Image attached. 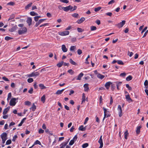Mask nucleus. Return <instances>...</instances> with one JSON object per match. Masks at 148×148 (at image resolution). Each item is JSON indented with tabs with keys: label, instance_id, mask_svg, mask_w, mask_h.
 Listing matches in <instances>:
<instances>
[{
	"label": "nucleus",
	"instance_id": "nucleus-1",
	"mask_svg": "<svg viewBox=\"0 0 148 148\" xmlns=\"http://www.w3.org/2000/svg\"><path fill=\"white\" fill-rule=\"evenodd\" d=\"M40 75V73L38 72H33L31 73L28 75V77H35L38 76Z\"/></svg>",
	"mask_w": 148,
	"mask_h": 148
},
{
	"label": "nucleus",
	"instance_id": "nucleus-2",
	"mask_svg": "<svg viewBox=\"0 0 148 148\" xmlns=\"http://www.w3.org/2000/svg\"><path fill=\"white\" fill-rule=\"evenodd\" d=\"M27 29L25 27H24L22 28V30H19L18 31V34L19 35H22L24 34L27 32Z\"/></svg>",
	"mask_w": 148,
	"mask_h": 148
},
{
	"label": "nucleus",
	"instance_id": "nucleus-3",
	"mask_svg": "<svg viewBox=\"0 0 148 148\" xmlns=\"http://www.w3.org/2000/svg\"><path fill=\"white\" fill-rule=\"evenodd\" d=\"M73 9V7L71 5H69L66 7H62V9L65 12H68L69 10L71 11V10Z\"/></svg>",
	"mask_w": 148,
	"mask_h": 148
},
{
	"label": "nucleus",
	"instance_id": "nucleus-4",
	"mask_svg": "<svg viewBox=\"0 0 148 148\" xmlns=\"http://www.w3.org/2000/svg\"><path fill=\"white\" fill-rule=\"evenodd\" d=\"M16 99L15 98H12L10 101V105L11 106H14L16 103Z\"/></svg>",
	"mask_w": 148,
	"mask_h": 148
},
{
	"label": "nucleus",
	"instance_id": "nucleus-5",
	"mask_svg": "<svg viewBox=\"0 0 148 148\" xmlns=\"http://www.w3.org/2000/svg\"><path fill=\"white\" fill-rule=\"evenodd\" d=\"M103 109L104 111V116L103 119V120H104L106 117H108L110 116V114H108V115H107V113L109 112L108 111H107L106 109L104 107H103Z\"/></svg>",
	"mask_w": 148,
	"mask_h": 148
},
{
	"label": "nucleus",
	"instance_id": "nucleus-6",
	"mask_svg": "<svg viewBox=\"0 0 148 148\" xmlns=\"http://www.w3.org/2000/svg\"><path fill=\"white\" fill-rule=\"evenodd\" d=\"M125 21H122L121 22H120L117 24L115 25V26L119 28H120L123 27V25L125 24Z\"/></svg>",
	"mask_w": 148,
	"mask_h": 148
},
{
	"label": "nucleus",
	"instance_id": "nucleus-7",
	"mask_svg": "<svg viewBox=\"0 0 148 148\" xmlns=\"http://www.w3.org/2000/svg\"><path fill=\"white\" fill-rule=\"evenodd\" d=\"M69 31H66L59 32V34L62 36H64L68 35L69 34Z\"/></svg>",
	"mask_w": 148,
	"mask_h": 148
},
{
	"label": "nucleus",
	"instance_id": "nucleus-8",
	"mask_svg": "<svg viewBox=\"0 0 148 148\" xmlns=\"http://www.w3.org/2000/svg\"><path fill=\"white\" fill-rule=\"evenodd\" d=\"M46 20L45 19H40L36 23L35 26V27H37L40 24L42 23L44 21Z\"/></svg>",
	"mask_w": 148,
	"mask_h": 148
},
{
	"label": "nucleus",
	"instance_id": "nucleus-9",
	"mask_svg": "<svg viewBox=\"0 0 148 148\" xmlns=\"http://www.w3.org/2000/svg\"><path fill=\"white\" fill-rule=\"evenodd\" d=\"M118 110L119 111V117H121L122 115V110L121 106L120 105H119L118 108Z\"/></svg>",
	"mask_w": 148,
	"mask_h": 148
},
{
	"label": "nucleus",
	"instance_id": "nucleus-10",
	"mask_svg": "<svg viewBox=\"0 0 148 148\" xmlns=\"http://www.w3.org/2000/svg\"><path fill=\"white\" fill-rule=\"evenodd\" d=\"M125 98L126 100L128 101L129 103L132 102L133 101L132 100L130 97L129 94H128L127 95H125Z\"/></svg>",
	"mask_w": 148,
	"mask_h": 148
},
{
	"label": "nucleus",
	"instance_id": "nucleus-11",
	"mask_svg": "<svg viewBox=\"0 0 148 148\" xmlns=\"http://www.w3.org/2000/svg\"><path fill=\"white\" fill-rule=\"evenodd\" d=\"M32 19L31 17H28L26 21V22L28 24V25L30 26L32 23Z\"/></svg>",
	"mask_w": 148,
	"mask_h": 148
},
{
	"label": "nucleus",
	"instance_id": "nucleus-12",
	"mask_svg": "<svg viewBox=\"0 0 148 148\" xmlns=\"http://www.w3.org/2000/svg\"><path fill=\"white\" fill-rule=\"evenodd\" d=\"M112 84V83L110 82H108L106 83L105 84V87L107 89H108L110 86V85Z\"/></svg>",
	"mask_w": 148,
	"mask_h": 148
},
{
	"label": "nucleus",
	"instance_id": "nucleus-13",
	"mask_svg": "<svg viewBox=\"0 0 148 148\" xmlns=\"http://www.w3.org/2000/svg\"><path fill=\"white\" fill-rule=\"evenodd\" d=\"M1 137L2 139L3 138V139H7V134L5 132H3V133L1 135Z\"/></svg>",
	"mask_w": 148,
	"mask_h": 148
},
{
	"label": "nucleus",
	"instance_id": "nucleus-14",
	"mask_svg": "<svg viewBox=\"0 0 148 148\" xmlns=\"http://www.w3.org/2000/svg\"><path fill=\"white\" fill-rule=\"evenodd\" d=\"M62 49L64 52H66L67 51L68 49L66 47V46L64 45H63L62 46Z\"/></svg>",
	"mask_w": 148,
	"mask_h": 148
},
{
	"label": "nucleus",
	"instance_id": "nucleus-15",
	"mask_svg": "<svg viewBox=\"0 0 148 148\" xmlns=\"http://www.w3.org/2000/svg\"><path fill=\"white\" fill-rule=\"evenodd\" d=\"M85 18L84 17H82L80 19L78 20L77 22L79 24H80L82 23L84 20Z\"/></svg>",
	"mask_w": 148,
	"mask_h": 148
},
{
	"label": "nucleus",
	"instance_id": "nucleus-16",
	"mask_svg": "<svg viewBox=\"0 0 148 148\" xmlns=\"http://www.w3.org/2000/svg\"><path fill=\"white\" fill-rule=\"evenodd\" d=\"M88 84H84V90L85 91L87 92L89 90V88L88 87Z\"/></svg>",
	"mask_w": 148,
	"mask_h": 148
},
{
	"label": "nucleus",
	"instance_id": "nucleus-17",
	"mask_svg": "<svg viewBox=\"0 0 148 148\" xmlns=\"http://www.w3.org/2000/svg\"><path fill=\"white\" fill-rule=\"evenodd\" d=\"M68 141L63 143L61 145H60V147L59 148H64L65 146L68 144Z\"/></svg>",
	"mask_w": 148,
	"mask_h": 148
},
{
	"label": "nucleus",
	"instance_id": "nucleus-18",
	"mask_svg": "<svg viewBox=\"0 0 148 148\" xmlns=\"http://www.w3.org/2000/svg\"><path fill=\"white\" fill-rule=\"evenodd\" d=\"M141 127L142 126L141 125L138 126L137 127L136 132L137 134H140V129Z\"/></svg>",
	"mask_w": 148,
	"mask_h": 148
},
{
	"label": "nucleus",
	"instance_id": "nucleus-19",
	"mask_svg": "<svg viewBox=\"0 0 148 148\" xmlns=\"http://www.w3.org/2000/svg\"><path fill=\"white\" fill-rule=\"evenodd\" d=\"M84 75V74L82 73H81L77 77L76 79L77 80H80L81 79V78Z\"/></svg>",
	"mask_w": 148,
	"mask_h": 148
},
{
	"label": "nucleus",
	"instance_id": "nucleus-20",
	"mask_svg": "<svg viewBox=\"0 0 148 148\" xmlns=\"http://www.w3.org/2000/svg\"><path fill=\"white\" fill-rule=\"evenodd\" d=\"M102 136H100V138L98 141L99 143L100 144V145H101V147L102 145H103V143L102 140Z\"/></svg>",
	"mask_w": 148,
	"mask_h": 148
},
{
	"label": "nucleus",
	"instance_id": "nucleus-21",
	"mask_svg": "<svg viewBox=\"0 0 148 148\" xmlns=\"http://www.w3.org/2000/svg\"><path fill=\"white\" fill-rule=\"evenodd\" d=\"M65 90V89H62L61 90H58L57 91L56 93V94L57 95H60L61 94L62 92L64 91Z\"/></svg>",
	"mask_w": 148,
	"mask_h": 148
},
{
	"label": "nucleus",
	"instance_id": "nucleus-22",
	"mask_svg": "<svg viewBox=\"0 0 148 148\" xmlns=\"http://www.w3.org/2000/svg\"><path fill=\"white\" fill-rule=\"evenodd\" d=\"M17 28V26L16 25L13 27L12 28H11L9 30V31L10 32H13L15 31L16 28Z\"/></svg>",
	"mask_w": 148,
	"mask_h": 148
},
{
	"label": "nucleus",
	"instance_id": "nucleus-23",
	"mask_svg": "<svg viewBox=\"0 0 148 148\" xmlns=\"http://www.w3.org/2000/svg\"><path fill=\"white\" fill-rule=\"evenodd\" d=\"M26 119V118H23L22 120L20 123L18 125V126L20 127L24 123Z\"/></svg>",
	"mask_w": 148,
	"mask_h": 148
},
{
	"label": "nucleus",
	"instance_id": "nucleus-24",
	"mask_svg": "<svg viewBox=\"0 0 148 148\" xmlns=\"http://www.w3.org/2000/svg\"><path fill=\"white\" fill-rule=\"evenodd\" d=\"M79 130L82 131H85L86 130L85 127H84V126L83 125H81L79 128Z\"/></svg>",
	"mask_w": 148,
	"mask_h": 148
},
{
	"label": "nucleus",
	"instance_id": "nucleus-25",
	"mask_svg": "<svg viewBox=\"0 0 148 148\" xmlns=\"http://www.w3.org/2000/svg\"><path fill=\"white\" fill-rule=\"evenodd\" d=\"M63 63H64V62L63 61H62L61 62H59V63L57 64V66L58 67L60 68L62 66Z\"/></svg>",
	"mask_w": 148,
	"mask_h": 148
},
{
	"label": "nucleus",
	"instance_id": "nucleus-26",
	"mask_svg": "<svg viewBox=\"0 0 148 148\" xmlns=\"http://www.w3.org/2000/svg\"><path fill=\"white\" fill-rule=\"evenodd\" d=\"M97 77L99 78H100L101 79H102L105 76L100 74H98L97 75Z\"/></svg>",
	"mask_w": 148,
	"mask_h": 148
},
{
	"label": "nucleus",
	"instance_id": "nucleus-27",
	"mask_svg": "<svg viewBox=\"0 0 148 148\" xmlns=\"http://www.w3.org/2000/svg\"><path fill=\"white\" fill-rule=\"evenodd\" d=\"M37 144H38L39 145H41V143L38 140H36L35 141V142L34 143V144L33 145V146H34V145Z\"/></svg>",
	"mask_w": 148,
	"mask_h": 148
},
{
	"label": "nucleus",
	"instance_id": "nucleus-28",
	"mask_svg": "<svg viewBox=\"0 0 148 148\" xmlns=\"http://www.w3.org/2000/svg\"><path fill=\"white\" fill-rule=\"evenodd\" d=\"M46 99L45 96V95H43V96L41 98V101L43 103H44Z\"/></svg>",
	"mask_w": 148,
	"mask_h": 148
},
{
	"label": "nucleus",
	"instance_id": "nucleus-29",
	"mask_svg": "<svg viewBox=\"0 0 148 148\" xmlns=\"http://www.w3.org/2000/svg\"><path fill=\"white\" fill-rule=\"evenodd\" d=\"M85 99H86V96H85V94L84 93H83L82 94V103H83L85 102V101L86 100Z\"/></svg>",
	"mask_w": 148,
	"mask_h": 148
},
{
	"label": "nucleus",
	"instance_id": "nucleus-30",
	"mask_svg": "<svg viewBox=\"0 0 148 148\" xmlns=\"http://www.w3.org/2000/svg\"><path fill=\"white\" fill-rule=\"evenodd\" d=\"M124 134L125 138V139H127V136H128V134H129L127 130H126L125 132H124Z\"/></svg>",
	"mask_w": 148,
	"mask_h": 148
},
{
	"label": "nucleus",
	"instance_id": "nucleus-31",
	"mask_svg": "<svg viewBox=\"0 0 148 148\" xmlns=\"http://www.w3.org/2000/svg\"><path fill=\"white\" fill-rule=\"evenodd\" d=\"M30 109H32L33 111H34L36 109V106L34 103H33L32 107L30 108Z\"/></svg>",
	"mask_w": 148,
	"mask_h": 148
},
{
	"label": "nucleus",
	"instance_id": "nucleus-32",
	"mask_svg": "<svg viewBox=\"0 0 148 148\" xmlns=\"http://www.w3.org/2000/svg\"><path fill=\"white\" fill-rule=\"evenodd\" d=\"M32 3H30L27 5L26 6H25V9H28L30 7H31L32 5Z\"/></svg>",
	"mask_w": 148,
	"mask_h": 148
},
{
	"label": "nucleus",
	"instance_id": "nucleus-33",
	"mask_svg": "<svg viewBox=\"0 0 148 148\" xmlns=\"http://www.w3.org/2000/svg\"><path fill=\"white\" fill-rule=\"evenodd\" d=\"M39 86L41 89H45L46 88V87L44 85L42 84H40L39 85Z\"/></svg>",
	"mask_w": 148,
	"mask_h": 148
},
{
	"label": "nucleus",
	"instance_id": "nucleus-34",
	"mask_svg": "<svg viewBox=\"0 0 148 148\" xmlns=\"http://www.w3.org/2000/svg\"><path fill=\"white\" fill-rule=\"evenodd\" d=\"M132 77L131 75H129L126 78V80L127 81H130L132 79Z\"/></svg>",
	"mask_w": 148,
	"mask_h": 148
},
{
	"label": "nucleus",
	"instance_id": "nucleus-35",
	"mask_svg": "<svg viewBox=\"0 0 148 148\" xmlns=\"http://www.w3.org/2000/svg\"><path fill=\"white\" fill-rule=\"evenodd\" d=\"M13 39V38L11 37L8 36H6L5 38V39L7 41H8L12 39Z\"/></svg>",
	"mask_w": 148,
	"mask_h": 148
},
{
	"label": "nucleus",
	"instance_id": "nucleus-36",
	"mask_svg": "<svg viewBox=\"0 0 148 148\" xmlns=\"http://www.w3.org/2000/svg\"><path fill=\"white\" fill-rule=\"evenodd\" d=\"M69 62L72 64L76 65L77 64L74 61L71 59H70Z\"/></svg>",
	"mask_w": 148,
	"mask_h": 148
},
{
	"label": "nucleus",
	"instance_id": "nucleus-37",
	"mask_svg": "<svg viewBox=\"0 0 148 148\" xmlns=\"http://www.w3.org/2000/svg\"><path fill=\"white\" fill-rule=\"evenodd\" d=\"M79 15L77 13H75L72 15V16L75 18H78Z\"/></svg>",
	"mask_w": 148,
	"mask_h": 148
},
{
	"label": "nucleus",
	"instance_id": "nucleus-38",
	"mask_svg": "<svg viewBox=\"0 0 148 148\" xmlns=\"http://www.w3.org/2000/svg\"><path fill=\"white\" fill-rule=\"evenodd\" d=\"M76 48L75 46H71L70 50L71 51H74V50Z\"/></svg>",
	"mask_w": 148,
	"mask_h": 148
},
{
	"label": "nucleus",
	"instance_id": "nucleus-39",
	"mask_svg": "<svg viewBox=\"0 0 148 148\" xmlns=\"http://www.w3.org/2000/svg\"><path fill=\"white\" fill-rule=\"evenodd\" d=\"M30 15L32 16H34L38 15V14L35 12L34 11H32L30 12Z\"/></svg>",
	"mask_w": 148,
	"mask_h": 148
},
{
	"label": "nucleus",
	"instance_id": "nucleus-40",
	"mask_svg": "<svg viewBox=\"0 0 148 148\" xmlns=\"http://www.w3.org/2000/svg\"><path fill=\"white\" fill-rule=\"evenodd\" d=\"M97 27H96L92 26L90 27V30L91 31H94L96 30Z\"/></svg>",
	"mask_w": 148,
	"mask_h": 148
},
{
	"label": "nucleus",
	"instance_id": "nucleus-41",
	"mask_svg": "<svg viewBox=\"0 0 148 148\" xmlns=\"http://www.w3.org/2000/svg\"><path fill=\"white\" fill-rule=\"evenodd\" d=\"M88 143H85L84 144L82 145V147L83 148H85L87 147H88Z\"/></svg>",
	"mask_w": 148,
	"mask_h": 148
},
{
	"label": "nucleus",
	"instance_id": "nucleus-42",
	"mask_svg": "<svg viewBox=\"0 0 148 148\" xmlns=\"http://www.w3.org/2000/svg\"><path fill=\"white\" fill-rule=\"evenodd\" d=\"M115 83L116 84L117 86H119L121 85L122 82H115Z\"/></svg>",
	"mask_w": 148,
	"mask_h": 148
},
{
	"label": "nucleus",
	"instance_id": "nucleus-43",
	"mask_svg": "<svg viewBox=\"0 0 148 148\" xmlns=\"http://www.w3.org/2000/svg\"><path fill=\"white\" fill-rule=\"evenodd\" d=\"M117 62L118 63V64H120V65H123L124 64L123 62L121 60H118L117 61Z\"/></svg>",
	"mask_w": 148,
	"mask_h": 148
},
{
	"label": "nucleus",
	"instance_id": "nucleus-44",
	"mask_svg": "<svg viewBox=\"0 0 148 148\" xmlns=\"http://www.w3.org/2000/svg\"><path fill=\"white\" fill-rule=\"evenodd\" d=\"M60 1L64 3H69V1L67 0H59Z\"/></svg>",
	"mask_w": 148,
	"mask_h": 148
},
{
	"label": "nucleus",
	"instance_id": "nucleus-45",
	"mask_svg": "<svg viewBox=\"0 0 148 148\" xmlns=\"http://www.w3.org/2000/svg\"><path fill=\"white\" fill-rule=\"evenodd\" d=\"M68 72L71 75L73 74L74 73V72L71 69L69 70Z\"/></svg>",
	"mask_w": 148,
	"mask_h": 148
},
{
	"label": "nucleus",
	"instance_id": "nucleus-46",
	"mask_svg": "<svg viewBox=\"0 0 148 148\" xmlns=\"http://www.w3.org/2000/svg\"><path fill=\"white\" fill-rule=\"evenodd\" d=\"M8 110H7L6 108H5L3 111V115H5L8 112Z\"/></svg>",
	"mask_w": 148,
	"mask_h": 148
},
{
	"label": "nucleus",
	"instance_id": "nucleus-47",
	"mask_svg": "<svg viewBox=\"0 0 148 148\" xmlns=\"http://www.w3.org/2000/svg\"><path fill=\"white\" fill-rule=\"evenodd\" d=\"M12 143V141L11 140H7L6 143V145H8Z\"/></svg>",
	"mask_w": 148,
	"mask_h": 148
},
{
	"label": "nucleus",
	"instance_id": "nucleus-48",
	"mask_svg": "<svg viewBox=\"0 0 148 148\" xmlns=\"http://www.w3.org/2000/svg\"><path fill=\"white\" fill-rule=\"evenodd\" d=\"M101 7H99L96 8L95 9V11L96 12H98L101 9Z\"/></svg>",
	"mask_w": 148,
	"mask_h": 148
},
{
	"label": "nucleus",
	"instance_id": "nucleus-49",
	"mask_svg": "<svg viewBox=\"0 0 148 148\" xmlns=\"http://www.w3.org/2000/svg\"><path fill=\"white\" fill-rule=\"evenodd\" d=\"M75 141L74 140H71L69 143V145H72L74 143Z\"/></svg>",
	"mask_w": 148,
	"mask_h": 148
},
{
	"label": "nucleus",
	"instance_id": "nucleus-50",
	"mask_svg": "<svg viewBox=\"0 0 148 148\" xmlns=\"http://www.w3.org/2000/svg\"><path fill=\"white\" fill-rule=\"evenodd\" d=\"M34 80L32 78H29L27 79V82L29 83L32 82Z\"/></svg>",
	"mask_w": 148,
	"mask_h": 148
},
{
	"label": "nucleus",
	"instance_id": "nucleus-51",
	"mask_svg": "<svg viewBox=\"0 0 148 148\" xmlns=\"http://www.w3.org/2000/svg\"><path fill=\"white\" fill-rule=\"evenodd\" d=\"M126 86L127 88H128L129 90H132V88L129 86V85L128 84H126Z\"/></svg>",
	"mask_w": 148,
	"mask_h": 148
},
{
	"label": "nucleus",
	"instance_id": "nucleus-52",
	"mask_svg": "<svg viewBox=\"0 0 148 148\" xmlns=\"http://www.w3.org/2000/svg\"><path fill=\"white\" fill-rule=\"evenodd\" d=\"M15 3L14 2H11L8 3L7 4V5H14Z\"/></svg>",
	"mask_w": 148,
	"mask_h": 148
},
{
	"label": "nucleus",
	"instance_id": "nucleus-53",
	"mask_svg": "<svg viewBox=\"0 0 148 148\" xmlns=\"http://www.w3.org/2000/svg\"><path fill=\"white\" fill-rule=\"evenodd\" d=\"M31 103L29 101H26L25 102V105L27 106H29L31 104Z\"/></svg>",
	"mask_w": 148,
	"mask_h": 148
},
{
	"label": "nucleus",
	"instance_id": "nucleus-54",
	"mask_svg": "<svg viewBox=\"0 0 148 148\" xmlns=\"http://www.w3.org/2000/svg\"><path fill=\"white\" fill-rule=\"evenodd\" d=\"M115 88V84H111V89L113 91L114 89Z\"/></svg>",
	"mask_w": 148,
	"mask_h": 148
},
{
	"label": "nucleus",
	"instance_id": "nucleus-55",
	"mask_svg": "<svg viewBox=\"0 0 148 148\" xmlns=\"http://www.w3.org/2000/svg\"><path fill=\"white\" fill-rule=\"evenodd\" d=\"M28 92L30 94H32L33 92V89L32 87L30 88L29 90H28Z\"/></svg>",
	"mask_w": 148,
	"mask_h": 148
},
{
	"label": "nucleus",
	"instance_id": "nucleus-56",
	"mask_svg": "<svg viewBox=\"0 0 148 148\" xmlns=\"http://www.w3.org/2000/svg\"><path fill=\"white\" fill-rule=\"evenodd\" d=\"M77 52L78 55H80L82 53V50L79 49L77 50Z\"/></svg>",
	"mask_w": 148,
	"mask_h": 148
},
{
	"label": "nucleus",
	"instance_id": "nucleus-57",
	"mask_svg": "<svg viewBox=\"0 0 148 148\" xmlns=\"http://www.w3.org/2000/svg\"><path fill=\"white\" fill-rule=\"evenodd\" d=\"M14 15L13 14H12L10 16V18H9V19L8 20V21H10V20H11L12 19L14 18Z\"/></svg>",
	"mask_w": 148,
	"mask_h": 148
},
{
	"label": "nucleus",
	"instance_id": "nucleus-58",
	"mask_svg": "<svg viewBox=\"0 0 148 148\" xmlns=\"http://www.w3.org/2000/svg\"><path fill=\"white\" fill-rule=\"evenodd\" d=\"M127 54L130 57H131L133 54V53L132 52H130L129 51H128Z\"/></svg>",
	"mask_w": 148,
	"mask_h": 148
},
{
	"label": "nucleus",
	"instance_id": "nucleus-59",
	"mask_svg": "<svg viewBox=\"0 0 148 148\" xmlns=\"http://www.w3.org/2000/svg\"><path fill=\"white\" fill-rule=\"evenodd\" d=\"M44 132V130H42L41 128L39 130V131H38V133L39 134L42 133Z\"/></svg>",
	"mask_w": 148,
	"mask_h": 148
},
{
	"label": "nucleus",
	"instance_id": "nucleus-60",
	"mask_svg": "<svg viewBox=\"0 0 148 148\" xmlns=\"http://www.w3.org/2000/svg\"><path fill=\"white\" fill-rule=\"evenodd\" d=\"M77 30L78 32H83V30L81 28L78 27L77 28Z\"/></svg>",
	"mask_w": 148,
	"mask_h": 148
},
{
	"label": "nucleus",
	"instance_id": "nucleus-61",
	"mask_svg": "<svg viewBox=\"0 0 148 148\" xmlns=\"http://www.w3.org/2000/svg\"><path fill=\"white\" fill-rule=\"evenodd\" d=\"M17 138V136L16 135L14 136L13 137V139H12V141H15L16 140V139Z\"/></svg>",
	"mask_w": 148,
	"mask_h": 148
},
{
	"label": "nucleus",
	"instance_id": "nucleus-62",
	"mask_svg": "<svg viewBox=\"0 0 148 148\" xmlns=\"http://www.w3.org/2000/svg\"><path fill=\"white\" fill-rule=\"evenodd\" d=\"M115 2V1L114 0H112L108 3V5L112 4Z\"/></svg>",
	"mask_w": 148,
	"mask_h": 148
},
{
	"label": "nucleus",
	"instance_id": "nucleus-63",
	"mask_svg": "<svg viewBox=\"0 0 148 148\" xmlns=\"http://www.w3.org/2000/svg\"><path fill=\"white\" fill-rule=\"evenodd\" d=\"M106 14L107 16H111L112 15V13L110 12H108L106 13Z\"/></svg>",
	"mask_w": 148,
	"mask_h": 148
},
{
	"label": "nucleus",
	"instance_id": "nucleus-64",
	"mask_svg": "<svg viewBox=\"0 0 148 148\" xmlns=\"http://www.w3.org/2000/svg\"><path fill=\"white\" fill-rule=\"evenodd\" d=\"M125 75H126L125 73H121L120 74V76H121V77H124L125 76Z\"/></svg>",
	"mask_w": 148,
	"mask_h": 148
}]
</instances>
